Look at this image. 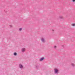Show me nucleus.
I'll use <instances>...</instances> for the list:
<instances>
[{"label": "nucleus", "mask_w": 75, "mask_h": 75, "mask_svg": "<svg viewBox=\"0 0 75 75\" xmlns=\"http://www.w3.org/2000/svg\"><path fill=\"white\" fill-rule=\"evenodd\" d=\"M25 48H23L22 49V52H24L25 51Z\"/></svg>", "instance_id": "f03ea898"}, {"label": "nucleus", "mask_w": 75, "mask_h": 75, "mask_svg": "<svg viewBox=\"0 0 75 75\" xmlns=\"http://www.w3.org/2000/svg\"><path fill=\"white\" fill-rule=\"evenodd\" d=\"M54 70L55 71V74H57L58 73V70L57 69H54Z\"/></svg>", "instance_id": "f257e3e1"}, {"label": "nucleus", "mask_w": 75, "mask_h": 75, "mask_svg": "<svg viewBox=\"0 0 75 75\" xmlns=\"http://www.w3.org/2000/svg\"><path fill=\"white\" fill-rule=\"evenodd\" d=\"M41 40L42 41V42H44V41H45V40H44V38H42L41 39Z\"/></svg>", "instance_id": "20e7f679"}, {"label": "nucleus", "mask_w": 75, "mask_h": 75, "mask_svg": "<svg viewBox=\"0 0 75 75\" xmlns=\"http://www.w3.org/2000/svg\"><path fill=\"white\" fill-rule=\"evenodd\" d=\"M71 25H72V26H73L74 27V26H75V23H73L71 24Z\"/></svg>", "instance_id": "423d86ee"}, {"label": "nucleus", "mask_w": 75, "mask_h": 75, "mask_svg": "<svg viewBox=\"0 0 75 75\" xmlns=\"http://www.w3.org/2000/svg\"><path fill=\"white\" fill-rule=\"evenodd\" d=\"M71 65H72L73 67H74V64H71Z\"/></svg>", "instance_id": "9d476101"}, {"label": "nucleus", "mask_w": 75, "mask_h": 75, "mask_svg": "<svg viewBox=\"0 0 75 75\" xmlns=\"http://www.w3.org/2000/svg\"><path fill=\"white\" fill-rule=\"evenodd\" d=\"M19 67L20 68H23V65H21V64H20L19 65Z\"/></svg>", "instance_id": "7ed1b4c3"}, {"label": "nucleus", "mask_w": 75, "mask_h": 75, "mask_svg": "<svg viewBox=\"0 0 75 75\" xmlns=\"http://www.w3.org/2000/svg\"><path fill=\"white\" fill-rule=\"evenodd\" d=\"M59 17L60 18H63V16H59Z\"/></svg>", "instance_id": "39448f33"}, {"label": "nucleus", "mask_w": 75, "mask_h": 75, "mask_svg": "<svg viewBox=\"0 0 75 75\" xmlns=\"http://www.w3.org/2000/svg\"><path fill=\"white\" fill-rule=\"evenodd\" d=\"M73 2H75V0H72Z\"/></svg>", "instance_id": "f8f14e48"}, {"label": "nucleus", "mask_w": 75, "mask_h": 75, "mask_svg": "<svg viewBox=\"0 0 75 75\" xmlns=\"http://www.w3.org/2000/svg\"><path fill=\"white\" fill-rule=\"evenodd\" d=\"M54 31V30H52V31Z\"/></svg>", "instance_id": "4468645a"}, {"label": "nucleus", "mask_w": 75, "mask_h": 75, "mask_svg": "<svg viewBox=\"0 0 75 75\" xmlns=\"http://www.w3.org/2000/svg\"><path fill=\"white\" fill-rule=\"evenodd\" d=\"M54 48H57V46H54Z\"/></svg>", "instance_id": "9b49d317"}, {"label": "nucleus", "mask_w": 75, "mask_h": 75, "mask_svg": "<svg viewBox=\"0 0 75 75\" xmlns=\"http://www.w3.org/2000/svg\"><path fill=\"white\" fill-rule=\"evenodd\" d=\"M19 30V31H21V30H22V29L21 28H20Z\"/></svg>", "instance_id": "1a4fd4ad"}, {"label": "nucleus", "mask_w": 75, "mask_h": 75, "mask_svg": "<svg viewBox=\"0 0 75 75\" xmlns=\"http://www.w3.org/2000/svg\"><path fill=\"white\" fill-rule=\"evenodd\" d=\"M10 27H12L13 26L12 25H10Z\"/></svg>", "instance_id": "ddd939ff"}, {"label": "nucleus", "mask_w": 75, "mask_h": 75, "mask_svg": "<svg viewBox=\"0 0 75 75\" xmlns=\"http://www.w3.org/2000/svg\"><path fill=\"white\" fill-rule=\"evenodd\" d=\"M43 59H44V58H42L40 59V61H42Z\"/></svg>", "instance_id": "0eeeda50"}, {"label": "nucleus", "mask_w": 75, "mask_h": 75, "mask_svg": "<svg viewBox=\"0 0 75 75\" xmlns=\"http://www.w3.org/2000/svg\"><path fill=\"white\" fill-rule=\"evenodd\" d=\"M14 55H16L17 53H14Z\"/></svg>", "instance_id": "6e6552de"}]
</instances>
